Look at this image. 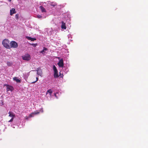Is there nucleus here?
Here are the masks:
<instances>
[{
	"mask_svg": "<svg viewBox=\"0 0 148 148\" xmlns=\"http://www.w3.org/2000/svg\"><path fill=\"white\" fill-rule=\"evenodd\" d=\"M2 44L3 46L7 49H10L9 41L7 39H5L3 40Z\"/></svg>",
	"mask_w": 148,
	"mask_h": 148,
	"instance_id": "obj_1",
	"label": "nucleus"
},
{
	"mask_svg": "<svg viewBox=\"0 0 148 148\" xmlns=\"http://www.w3.org/2000/svg\"><path fill=\"white\" fill-rule=\"evenodd\" d=\"M10 49L12 48H16L18 46V44L16 42L14 41H11L10 43Z\"/></svg>",
	"mask_w": 148,
	"mask_h": 148,
	"instance_id": "obj_2",
	"label": "nucleus"
},
{
	"mask_svg": "<svg viewBox=\"0 0 148 148\" xmlns=\"http://www.w3.org/2000/svg\"><path fill=\"white\" fill-rule=\"evenodd\" d=\"M22 58L23 60L26 61H29L31 59L30 56L28 54L22 56Z\"/></svg>",
	"mask_w": 148,
	"mask_h": 148,
	"instance_id": "obj_3",
	"label": "nucleus"
},
{
	"mask_svg": "<svg viewBox=\"0 0 148 148\" xmlns=\"http://www.w3.org/2000/svg\"><path fill=\"white\" fill-rule=\"evenodd\" d=\"M9 114V116L12 117L11 119L8 121L9 122H11L13 121L14 118L15 117V115L12 112H9L8 113Z\"/></svg>",
	"mask_w": 148,
	"mask_h": 148,
	"instance_id": "obj_4",
	"label": "nucleus"
},
{
	"mask_svg": "<svg viewBox=\"0 0 148 148\" xmlns=\"http://www.w3.org/2000/svg\"><path fill=\"white\" fill-rule=\"evenodd\" d=\"M58 64L60 67H63L64 66V63L63 59H61L58 63Z\"/></svg>",
	"mask_w": 148,
	"mask_h": 148,
	"instance_id": "obj_5",
	"label": "nucleus"
},
{
	"mask_svg": "<svg viewBox=\"0 0 148 148\" xmlns=\"http://www.w3.org/2000/svg\"><path fill=\"white\" fill-rule=\"evenodd\" d=\"M39 113V112H33L32 113H31V114H30V115H29V116L28 117L26 116V119H28V118H30L31 117H33V116H34V115L37 114Z\"/></svg>",
	"mask_w": 148,
	"mask_h": 148,
	"instance_id": "obj_6",
	"label": "nucleus"
},
{
	"mask_svg": "<svg viewBox=\"0 0 148 148\" xmlns=\"http://www.w3.org/2000/svg\"><path fill=\"white\" fill-rule=\"evenodd\" d=\"M7 91H12L14 90V88L12 86H9V85H7Z\"/></svg>",
	"mask_w": 148,
	"mask_h": 148,
	"instance_id": "obj_7",
	"label": "nucleus"
},
{
	"mask_svg": "<svg viewBox=\"0 0 148 148\" xmlns=\"http://www.w3.org/2000/svg\"><path fill=\"white\" fill-rule=\"evenodd\" d=\"M36 71H37V74L39 75L40 76H41L42 74V70L40 69V68H38Z\"/></svg>",
	"mask_w": 148,
	"mask_h": 148,
	"instance_id": "obj_8",
	"label": "nucleus"
},
{
	"mask_svg": "<svg viewBox=\"0 0 148 148\" xmlns=\"http://www.w3.org/2000/svg\"><path fill=\"white\" fill-rule=\"evenodd\" d=\"M16 13L15 9L14 8H12L10 10V15H12L13 14H15Z\"/></svg>",
	"mask_w": 148,
	"mask_h": 148,
	"instance_id": "obj_9",
	"label": "nucleus"
},
{
	"mask_svg": "<svg viewBox=\"0 0 148 148\" xmlns=\"http://www.w3.org/2000/svg\"><path fill=\"white\" fill-rule=\"evenodd\" d=\"M61 28L64 29H66V28L65 23L63 21L62 22Z\"/></svg>",
	"mask_w": 148,
	"mask_h": 148,
	"instance_id": "obj_10",
	"label": "nucleus"
},
{
	"mask_svg": "<svg viewBox=\"0 0 148 148\" xmlns=\"http://www.w3.org/2000/svg\"><path fill=\"white\" fill-rule=\"evenodd\" d=\"M40 9L41 11L42 12H46V10L42 6H41L40 7Z\"/></svg>",
	"mask_w": 148,
	"mask_h": 148,
	"instance_id": "obj_11",
	"label": "nucleus"
},
{
	"mask_svg": "<svg viewBox=\"0 0 148 148\" xmlns=\"http://www.w3.org/2000/svg\"><path fill=\"white\" fill-rule=\"evenodd\" d=\"M27 38L28 40H31L32 41H34L36 40V38H31L29 36L27 37Z\"/></svg>",
	"mask_w": 148,
	"mask_h": 148,
	"instance_id": "obj_12",
	"label": "nucleus"
},
{
	"mask_svg": "<svg viewBox=\"0 0 148 148\" xmlns=\"http://www.w3.org/2000/svg\"><path fill=\"white\" fill-rule=\"evenodd\" d=\"M47 48L44 47L43 48V50L41 51L40 52V53H42L43 54H44L45 53V51H47Z\"/></svg>",
	"mask_w": 148,
	"mask_h": 148,
	"instance_id": "obj_13",
	"label": "nucleus"
},
{
	"mask_svg": "<svg viewBox=\"0 0 148 148\" xmlns=\"http://www.w3.org/2000/svg\"><path fill=\"white\" fill-rule=\"evenodd\" d=\"M54 76L55 78H57L59 77L58 74V71L56 72H54Z\"/></svg>",
	"mask_w": 148,
	"mask_h": 148,
	"instance_id": "obj_14",
	"label": "nucleus"
},
{
	"mask_svg": "<svg viewBox=\"0 0 148 148\" xmlns=\"http://www.w3.org/2000/svg\"><path fill=\"white\" fill-rule=\"evenodd\" d=\"M53 69L54 70V72H57V71H58L56 67L54 65L53 66Z\"/></svg>",
	"mask_w": 148,
	"mask_h": 148,
	"instance_id": "obj_15",
	"label": "nucleus"
},
{
	"mask_svg": "<svg viewBox=\"0 0 148 148\" xmlns=\"http://www.w3.org/2000/svg\"><path fill=\"white\" fill-rule=\"evenodd\" d=\"M50 5L51 6H52L53 7H54L56 5V3L54 2H52L51 3Z\"/></svg>",
	"mask_w": 148,
	"mask_h": 148,
	"instance_id": "obj_16",
	"label": "nucleus"
},
{
	"mask_svg": "<svg viewBox=\"0 0 148 148\" xmlns=\"http://www.w3.org/2000/svg\"><path fill=\"white\" fill-rule=\"evenodd\" d=\"M47 92L49 93V95H51L52 92V91L50 89V90H48L47 91Z\"/></svg>",
	"mask_w": 148,
	"mask_h": 148,
	"instance_id": "obj_17",
	"label": "nucleus"
},
{
	"mask_svg": "<svg viewBox=\"0 0 148 148\" xmlns=\"http://www.w3.org/2000/svg\"><path fill=\"white\" fill-rule=\"evenodd\" d=\"M7 65L8 66H12V64L10 62H7Z\"/></svg>",
	"mask_w": 148,
	"mask_h": 148,
	"instance_id": "obj_18",
	"label": "nucleus"
},
{
	"mask_svg": "<svg viewBox=\"0 0 148 148\" xmlns=\"http://www.w3.org/2000/svg\"><path fill=\"white\" fill-rule=\"evenodd\" d=\"M38 77H36V80L34 81V82H31V84H34V83H35L36 82H37V81H38Z\"/></svg>",
	"mask_w": 148,
	"mask_h": 148,
	"instance_id": "obj_19",
	"label": "nucleus"
},
{
	"mask_svg": "<svg viewBox=\"0 0 148 148\" xmlns=\"http://www.w3.org/2000/svg\"><path fill=\"white\" fill-rule=\"evenodd\" d=\"M14 80H15L17 82L20 83L21 82L20 80L16 78V79H14Z\"/></svg>",
	"mask_w": 148,
	"mask_h": 148,
	"instance_id": "obj_20",
	"label": "nucleus"
},
{
	"mask_svg": "<svg viewBox=\"0 0 148 148\" xmlns=\"http://www.w3.org/2000/svg\"><path fill=\"white\" fill-rule=\"evenodd\" d=\"M18 16L19 15L18 14H16L15 16V18L17 19H18Z\"/></svg>",
	"mask_w": 148,
	"mask_h": 148,
	"instance_id": "obj_21",
	"label": "nucleus"
},
{
	"mask_svg": "<svg viewBox=\"0 0 148 148\" xmlns=\"http://www.w3.org/2000/svg\"><path fill=\"white\" fill-rule=\"evenodd\" d=\"M37 17L38 18H42V16L41 15H39L37 16Z\"/></svg>",
	"mask_w": 148,
	"mask_h": 148,
	"instance_id": "obj_22",
	"label": "nucleus"
},
{
	"mask_svg": "<svg viewBox=\"0 0 148 148\" xmlns=\"http://www.w3.org/2000/svg\"><path fill=\"white\" fill-rule=\"evenodd\" d=\"M60 76L61 77H62L63 76V75H60Z\"/></svg>",
	"mask_w": 148,
	"mask_h": 148,
	"instance_id": "obj_23",
	"label": "nucleus"
},
{
	"mask_svg": "<svg viewBox=\"0 0 148 148\" xmlns=\"http://www.w3.org/2000/svg\"><path fill=\"white\" fill-rule=\"evenodd\" d=\"M8 1L9 2H10V1H11V0H8Z\"/></svg>",
	"mask_w": 148,
	"mask_h": 148,
	"instance_id": "obj_24",
	"label": "nucleus"
},
{
	"mask_svg": "<svg viewBox=\"0 0 148 148\" xmlns=\"http://www.w3.org/2000/svg\"><path fill=\"white\" fill-rule=\"evenodd\" d=\"M58 59H59V58H60L58 57Z\"/></svg>",
	"mask_w": 148,
	"mask_h": 148,
	"instance_id": "obj_25",
	"label": "nucleus"
}]
</instances>
